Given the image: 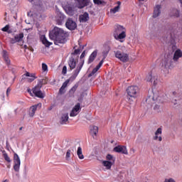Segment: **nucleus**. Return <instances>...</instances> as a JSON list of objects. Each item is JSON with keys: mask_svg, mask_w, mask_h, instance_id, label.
<instances>
[{"mask_svg": "<svg viewBox=\"0 0 182 182\" xmlns=\"http://www.w3.org/2000/svg\"><path fill=\"white\" fill-rule=\"evenodd\" d=\"M49 37L54 41L55 45H60L66 43V33L62 28L55 27L49 33Z\"/></svg>", "mask_w": 182, "mask_h": 182, "instance_id": "obj_1", "label": "nucleus"}, {"mask_svg": "<svg viewBox=\"0 0 182 182\" xmlns=\"http://www.w3.org/2000/svg\"><path fill=\"white\" fill-rule=\"evenodd\" d=\"M182 52L180 50H177L173 54H168L165 56L162 66L165 69H173L174 68V62H177L179 58H181Z\"/></svg>", "mask_w": 182, "mask_h": 182, "instance_id": "obj_2", "label": "nucleus"}, {"mask_svg": "<svg viewBox=\"0 0 182 182\" xmlns=\"http://www.w3.org/2000/svg\"><path fill=\"white\" fill-rule=\"evenodd\" d=\"M48 83V79H42L38 81V84L33 89V93L36 96V97H39L40 99H43L45 97V94L42 92L41 88L43 85H46Z\"/></svg>", "mask_w": 182, "mask_h": 182, "instance_id": "obj_3", "label": "nucleus"}, {"mask_svg": "<svg viewBox=\"0 0 182 182\" xmlns=\"http://www.w3.org/2000/svg\"><path fill=\"white\" fill-rule=\"evenodd\" d=\"M114 38L117 39V41L120 40V42H123L122 39L126 38V28L123 27V26H117L114 33Z\"/></svg>", "mask_w": 182, "mask_h": 182, "instance_id": "obj_4", "label": "nucleus"}, {"mask_svg": "<svg viewBox=\"0 0 182 182\" xmlns=\"http://www.w3.org/2000/svg\"><path fill=\"white\" fill-rule=\"evenodd\" d=\"M127 95L133 100L137 97V93H139V87L136 85L130 86L127 89Z\"/></svg>", "mask_w": 182, "mask_h": 182, "instance_id": "obj_5", "label": "nucleus"}, {"mask_svg": "<svg viewBox=\"0 0 182 182\" xmlns=\"http://www.w3.org/2000/svg\"><path fill=\"white\" fill-rule=\"evenodd\" d=\"M158 97H159V95L157 94H155L154 92L151 91L145 101L148 107H151V105H154V102L157 100Z\"/></svg>", "mask_w": 182, "mask_h": 182, "instance_id": "obj_6", "label": "nucleus"}, {"mask_svg": "<svg viewBox=\"0 0 182 182\" xmlns=\"http://www.w3.org/2000/svg\"><path fill=\"white\" fill-rule=\"evenodd\" d=\"M114 56L117 59H119L121 62L126 63V62H129V54L123 53L120 50L114 51Z\"/></svg>", "mask_w": 182, "mask_h": 182, "instance_id": "obj_7", "label": "nucleus"}, {"mask_svg": "<svg viewBox=\"0 0 182 182\" xmlns=\"http://www.w3.org/2000/svg\"><path fill=\"white\" fill-rule=\"evenodd\" d=\"M66 28L70 31H75L76 28H77V24H76V21H73L72 18H68L65 23Z\"/></svg>", "mask_w": 182, "mask_h": 182, "instance_id": "obj_8", "label": "nucleus"}, {"mask_svg": "<svg viewBox=\"0 0 182 182\" xmlns=\"http://www.w3.org/2000/svg\"><path fill=\"white\" fill-rule=\"evenodd\" d=\"M157 74L153 72L149 73L146 77L147 82H151L154 85H157Z\"/></svg>", "mask_w": 182, "mask_h": 182, "instance_id": "obj_9", "label": "nucleus"}, {"mask_svg": "<svg viewBox=\"0 0 182 182\" xmlns=\"http://www.w3.org/2000/svg\"><path fill=\"white\" fill-rule=\"evenodd\" d=\"M14 168L16 171H19V168L21 167V159H19V156L16 154H14Z\"/></svg>", "mask_w": 182, "mask_h": 182, "instance_id": "obj_10", "label": "nucleus"}, {"mask_svg": "<svg viewBox=\"0 0 182 182\" xmlns=\"http://www.w3.org/2000/svg\"><path fill=\"white\" fill-rule=\"evenodd\" d=\"M60 124H68L69 123V113L65 112L60 117Z\"/></svg>", "mask_w": 182, "mask_h": 182, "instance_id": "obj_11", "label": "nucleus"}, {"mask_svg": "<svg viewBox=\"0 0 182 182\" xmlns=\"http://www.w3.org/2000/svg\"><path fill=\"white\" fill-rule=\"evenodd\" d=\"M64 9L66 14L70 16H73V15H75V7L72 4L65 6Z\"/></svg>", "mask_w": 182, "mask_h": 182, "instance_id": "obj_12", "label": "nucleus"}, {"mask_svg": "<svg viewBox=\"0 0 182 182\" xmlns=\"http://www.w3.org/2000/svg\"><path fill=\"white\" fill-rule=\"evenodd\" d=\"M38 107H39V109H41V107H42V104L39 103V104H37L36 105H33L32 107H31L29 113H28L30 117H33L35 116V113H36V110H38Z\"/></svg>", "mask_w": 182, "mask_h": 182, "instance_id": "obj_13", "label": "nucleus"}, {"mask_svg": "<svg viewBox=\"0 0 182 182\" xmlns=\"http://www.w3.org/2000/svg\"><path fill=\"white\" fill-rule=\"evenodd\" d=\"M79 110H80V103H77L72 109L70 113V117H75L79 114Z\"/></svg>", "mask_w": 182, "mask_h": 182, "instance_id": "obj_14", "label": "nucleus"}, {"mask_svg": "<svg viewBox=\"0 0 182 182\" xmlns=\"http://www.w3.org/2000/svg\"><path fill=\"white\" fill-rule=\"evenodd\" d=\"M114 151H116V153H122V154H127V149L124 146H117L114 147Z\"/></svg>", "mask_w": 182, "mask_h": 182, "instance_id": "obj_15", "label": "nucleus"}, {"mask_svg": "<svg viewBox=\"0 0 182 182\" xmlns=\"http://www.w3.org/2000/svg\"><path fill=\"white\" fill-rule=\"evenodd\" d=\"M75 2L77 5V7L80 8V9L89 5V0H75Z\"/></svg>", "mask_w": 182, "mask_h": 182, "instance_id": "obj_16", "label": "nucleus"}, {"mask_svg": "<svg viewBox=\"0 0 182 182\" xmlns=\"http://www.w3.org/2000/svg\"><path fill=\"white\" fill-rule=\"evenodd\" d=\"M55 21L58 25H62V23L63 22V21H65V15H63L60 12L57 13Z\"/></svg>", "mask_w": 182, "mask_h": 182, "instance_id": "obj_17", "label": "nucleus"}, {"mask_svg": "<svg viewBox=\"0 0 182 182\" xmlns=\"http://www.w3.org/2000/svg\"><path fill=\"white\" fill-rule=\"evenodd\" d=\"M161 5H156L154 7L153 18H157V17L160 16V14H161Z\"/></svg>", "mask_w": 182, "mask_h": 182, "instance_id": "obj_18", "label": "nucleus"}, {"mask_svg": "<svg viewBox=\"0 0 182 182\" xmlns=\"http://www.w3.org/2000/svg\"><path fill=\"white\" fill-rule=\"evenodd\" d=\"M102 65H103V60H102L99 63V64L96 66V68H95L92 70V73L88 75V77L93 76V75H95V73H96V72H97V70H99V69H100V68H102Z\"/></svg>", "mask_w": 182, "mask_h": 182, "instance_id": "obj_19", "label": "nucleus"}, {"mask_svg": "<svg viewBox=\"0 0 182 182\" xmlns=\"http://www.w3.org/2000/svg\"><path fill=\"white\" fill-rule=\"evenodd\" d=\"M149 28L151 29V39H153L156 35H157V32H159V29H157L154 25H151Z\"/></svg>", "mask_w": 182, "mask_h": 182, "instance_id": "obj_20", "label": "nucleus"}, {"mask_svg": "<svg viewBox=\"0 0 182 182\" xmlns=\"http://www.w3.org/2000/svg\"><path fill=\"white\" fill-rule=\"evenodd\" d=\"M24 75L28 77L27 78V82H29V83L33 82V80L36 79V76H35L34 73H30L29 72H26Z\"/></svg>", "mask_w": 182, "mask_h": 182, "instance_id": "obj_21", "label": "nucleus"}, {"mask_svg": "<svg viewBox=\"0 0 182 182\" xmlns=\"http://www.w3.org/2000/svg\"><path fill=\"white\" fill-rule=\"evenodd\" d=\"M82 66H83V64H81L77 67L73 75L71 76V79H76V77H77V75H79V73L80 72V70H82Z\"/></svg>", "mask_w": 182, "mask_h": 182, "instance_id": "obj_22", "label": "nucleus"}, {"mask_svg": "<svg viewBox=\"0 0 182 182\" xmlns=\"http://www.w3.org/2000/svg\"><path fill=\"white\" fill-rule=\"evenodd\" d=\"M162 129L161 128H158V129L155 132V136H154V140L159 139V141H161L163 140V138L161 136H159V134H161Z\"/></svg>", "mask_w": 182, "mask_h": 182, "instance_id": "obj_23", "label": "nucleus"}, {"mask_svg": "<svg viewBox=\"0 0 182 182\" xmlns=\"http://www.w3.org/2000/svg\"><path fill=\"white\" fill-rule=\"evenodd\" d=\"M89 21V14L84 13V14L80 16V22H87Z\"/></svg>", "mask_w": 182, "mask_h": 182, "instance_id": "obj_24", "label": "nucleus"}, {"mask_svg": "<svg viewBox=\"0 0 182 182\" xmlns=\"http://www.w3.org/2000/svg\"><path fill=\"white\" fill-rule=\"evenodd\" d=\"M68 65L70 69H75L76 68V61L73 57H71L69 60Z\"/></svg>", "mask_w": 182, "mask_h": 182, "instance_id": "obj_25", "label": "nucleus"}, {"mask_svg": "<svg viewBox=\"0 0 182 182\" xmlns=\"http://www.w3.org/2000/svg\"><path fill=\"white\" fill-rule=\"evenodd\" d=\"M99 132V128L97 126H92L90 128V134L92 136H96Z\"/></svg>", "mask_w": 182, "mask_h": 182, "instance_id": "obj_26", "label": "nucleus"}, {"mask_svg": "<svg viewBox=\"0 0 182 182\" xmlns=\"http://www.w3.org/2000/svg\"><path fill=\"white\" fill-rule=\"evenodd\" d=\"M113 164H112V162H109V161H102V165L104 166V167L106 168L107 170H110Z\"/></svg>", "mask_w": 182, "mask_h": 182, "instance_id": "obj_27", "label": "nucleus"}, {"mask_svg": "<svg viewBox=\"0 0 182 182\" xmlns=\"http://www.w3.org/2000/svg\"><path fill=\"white\" fill-rule=\"evenodd\" d=\"M77 155L80 160H83L85 159V156L83 155V152L82 151V147L79 146L77 150Z\"/></svg>", "mask_w": 182, "mask_h": 182, "instance_id": "obj_28", "label": "nucleus"}, {"mask_svg": "<svg viewBox=\"0 0 182 182\" xmlns=\"http://www.w3.org/2000/svg\"><path fill=\"white\" fill-rule=\"evenodd\" d=\"M96 56H97V51L95 50L90 56L88 60V63H92L93 60L96 58Z\"/></svg>", "mask_w": 182, "mask_h": 182, "instance_id": "obj_29", "label": "nucleus"}, {"mask_svg": "<svg viewBox=\"0 0 182 182\" xmlns=\"http://www.w3.org/2000/svg\"><path fill=\"white\" fill-rule=\"evenodd\" d=\"M106 159L107 160V161L112 163L113 164H114V161H116V159L114 158V156H113V155L111 154H107Z\"/></svg>", "mask_w": 182, "mask_h": 182, "instance_id": "obj_30", "label": "nucleus"}, {"mask_svg": "<svg viewBox=\"0 0 182 182\" xmlns=\"http://www.w3.org/2000/svg\"><path fill=\"white\" fill-rule=\"evenodd\" d=\"M171 16H175L176 18H178L180 16V11L178 10L173 9L171 11Z\"/></svg>", "mask_w": 182, "mask_h": 182, "instance_id": "obj_31", "label": "nucleus"}, {"mask_svg": "<svg viewBox=\"0 0 182 182\" xmlns=\"http://www.w3.org/2000/svg\"><path fill=\"white\" fill-rule=\"evenodd\" d=\"M77 87H79V85L78 84H75L70 90V96H73V95H75V92H76V90L77 89Z\"/></svg>", "mask_w": 182, "mask_h": 182, "instance_id": "obj_32", "label": "nucleus"}, {"mask_svg": "<svg viewBox=\"0 0 182 182\" xmlns=\"http://www.w3.org/2000/svg\"><path fill=\"white\" fill-rule=\"evenodd\" d=\"M171 102L172 103V105H173V107L175 109H177V107H180V103L178 102V100H177L176 99H172Z\"/></svg>", "mask_w": 182, "mask_h": 182, "instance_id": "obj_33", "label": "nucleus"}, {"mask_svg": "<svg viewBox=\"0 0 182 182\" xmlns=\"http://www.w3.org/2000/svg\"><path fill=\"white\" fill-rule=\"evenodd\" d=\"M14 38H16V42H21L22 39H23V33H21L19 34H17L14 36Z\"/></svg>", "mask_w": 182, "mask_h": 182, "instance_id": "obj_34", "label": "nucleus"}, {"mask_svg": "<svg viewBox=\"0 0 182 182\" xmlns=\"http://www.w3.org/2000/svg\"><path fill=\"white\" fill-rule=\"evenodd\" d=\"M119 11H120V6H117L114 8L110 9V14L114 15V14L119 12Z\"/></svg>", "mask_w": 182, "mask_h": 182, "instance_id": "obj_35", "label": "nucleus"}, {"mask_svg": "<svg viewBox=\"0 0 182 182\" xmlns=\"http://www.w3.org/2000/svg\"><path fill=\"white\" fill-rule=\"evenodd\" d=\"M42 42L43 43V45H45V46L46 48H49L50 45H52V43L49 42L47 39L46 37H43Z\"/></svg>", "mask_w": 182, "mask_h": 182, "instance_id": "obj_36", "label": "nucleus"}, {"mask_svg": "<svg viewBox=\"0 0 182 182\" xmlns=\"http://www.w3.org/2000/svg\"><path fill=\"white\" fill-rule=\"evenodd\" d=\"M3 153H4L3 156L4 158V160H6V161H7L8 163H11V159L8 156V154L5 153V151H3Z\"/></svg>", "mask_w": 182, "mask_h": 182, "instance_id": "obj_37", "label": "nucleus"}, {"mask_svg": "<svg viewBox=\"0 0 182 182\" xmlns=\"http://www.w3.org/2000/svg\"><path fill=\"white\" fill-rule=\"evenodd\" d=\"M72 151H70V149H68L66 152V155H65V160L67 161H70V153Z\"/></svg>", "mask_w": 182, "mask_h": 182, "instance_id": "obj_38", "label": "nucleus"}, {"mask_svg": "<svg viewBox=\"0 0 182 182\" xmlns=\"http://www.w3.org/2000/svg\"><path fill=\"white\" fill-rule=\"evenodd\" d=\"M93 1H94V4H95L96 5H102V6L106 5V3L105 1H102L100 0H93Z\"/></svg>", "mask_w": 182, "mask_h": 182, "instance_id": "obj_39", "label": "nucleus"}, {"mask_svg": "<svg viewBox=\"0 0 182 182\" xmlns=\"http://www.w3.org/2000/svg\"><path fill=\"white\" fill-rule=\"evenodd\" d=\"M107 53H109V49L108 48L102 52V56H103L102 60H103V62H105V60L106 59V56H107Z\"/></svg>", "mask_w": 182, "mask_h": 182, "instance_id": "obj_40", "label": "nucleus"}, {"mask_svg": "<svg viewBox=\"0 0 182 182\" xmlns=\"http://www.w3.org/2000/svg\"><path fill=\"white\" fill-rule=\"evenodd\" d=\"M154 109H155L156 112L159 113V112H161V107L159 105H155V106L154 107Z\"/></svg>", "mask_w": 182, "mask_h": 182, "instance_id": "obj_41", "label": "nucleus"}, {"mask_svg": "<svg viewBox=\"0 0 182 182\" xmlns=\"http://www.w3.org/2000/svg\"><path fill=\"white\" fill-rule=\"evenodd\" d=\"M42 70H43V72L48 70V65L46 63L42 64Z\"/></svg>", "mask_w": 182, "mask_h": 182, "instance_id": "obj_42", "label": "nucleus"}, {"mask_svg": "<svg viewBox=\"0 0 182 182\" xmlns=\"http://www.w3.org/2000/svg\"><path fill=\"white\" fill-rule=\"evenodd\" d=\"M4 61L6 62V65H11V60H9V57H6L4 58Z\"/></svg>", "mask_w": 182, "mask_h": 182, "instance_id": "obj_43", "label": "nucleus"}, {"mask_svg": "<svg viewBox=\"0 0 182 182\" xmlns=\"http://www.w3.org/2000/svg\"><path fill=\"white\" fill-rule=\"evenodd\" d=\"M3 58L5 59V58H9L8 51L4 50H3Z\"/></svg>", "mask_w": 182, "mask_h": 182, "instance_id": "obj_44", "label": "nucleus"}, {"mask_svg": "<svg viewBox=\"0 0 182 182\" xmlns=\"http://www.w3.org/2000/svg\"><path fill=\"white\" fill-rule=\"evenodd\" d=\"M68 84H69V80H67L65 82H63L62 87H63L64 89H66Z\"/></svg>", "mask_w": 182, "mask_h": 182, "instance_id": "obj_45", "label": "nucleus"}, {"mask_svg": "<svg viewBox=\"0 0 182 182\" xmlns=\"http://www.w3.org/2000/svg\"><path fill=\"white\" fill-rule=\"evenodd\" d=\"M9 30V26L6 25L5 27H4L1 31H3V32H8V31Z\"/></svg>", "mask_w": 182, "mask_h": 182, "instance_id": "obj_46", "label": "nucleus"}, {"mask_svg": "<svg viewBox=\"0 0 182 182\" xmlns=\"http://www.w3.org/2000/svg\"><path fill=\"white\" fill-rule=\"evenodd\" d=\"M16 42H18V41H16V39L15 38V37L11 38V40H10V43H11L12 45H14V43H16Z\"/></svg>", "mask_w": 182, "mask_h": 182, "instance_id": "obj_47", "label": "nucleus"}, {"mask_svg": "<svg viewBox=\"0 0 182 182\" xmlns=\"http://www.w3.org/2000/svg\"><path fill=\"white\" fill-rule=\"evenodd\" d=\"M66 72H68V68H66V66H64L62 70L63 75H66Z\"/></svg>", "mask_w": 182, "mask_h": 182, "instance_id": "obj_48", "label": "nucleus"}, {"mask_svg": "<svg viewBox=\"0 0 182 182\" xmlns=\"http://www.w3.org/2000/svg\"><path fill=\"white\" fill-rule=\"evenodd\" d=\"M164 182H176V181H174V179L171 178H166Z\"/></svg>", "mask_w": 182, "mask_h": 182, "instance_id": "obj_49", "label": "nucleus"}, {"mask_svg": "<svg viewBox=\"0 0 182 182\" xmlns=\"http://www.w3.org/2000/svg\"><path fill=\"white\" fill-rule=\"evenodd\" d=\"M59 93H60V95H63V93H65V88H63V87H61L60 88Z\"/></svg>", "mask_w": 182, "mask_h": 182, "instance_id": "obj_50", "label": "nucleus"}, {"mask_svg": "<svg viewBox=\"0 0 182 182\" xmlns=\"http://www.w3.org/2000/svg\"><path fill=\"white\" fill-rule=\"evenodd\" d=\"M85 55H86V50H84L80 57V59H83V58H85Z\"/></svg>", "mask_w": 182, "mask_h": 182, "instance_id": "obj_51", "label": "nucleus"}, {"mask_svg": "<svg viewBox=\"0 0 182 182\" xmlns=\"http://www.w3.org/2000/svg\"><path fill=\"white\" fill-rule=\"evenodd\" d=\"M80 52V49L75 50L74 53H73L72 55H77Z\"/></svg>", "mask_w": 182, "mask_h": 182, "instance_id": "obj_52", "label": "nucleus"}, {"mask_svg": "<svg viewBox=\"0 0 182 182\" xmlns=\"http://www.w3.org/2000/svg\"><path fill=\"white\" fill-rule=\"evenodd\" d=\"M9 93H11V88L9 87L6 90V96H9Z\"/></svg>", "mask_w": 182, "mask_h": 182, "instance_id": "obj_53", "label": "nucleus"}, {"mask_svg": "<svg viewBox=\"0 0 182 182\" xmlns=\"http://www.w3.org/2000/svg\"><path fill=\"white\" fill-rule=\"evenodd\" d=\"M28 16L30 15V16H33V13H32V11H30L29 13H28Z\"/></svg>", "mask_w": 182, "mask_h": 182, "instance_id": "obj_54", "label": "nucleus"}, {"mask_svg": "<svg viewBox=\"0 0 182 182\" xmlns=\"http://www.w3.org/2000/svg\"><path fill=\"white\" fill-rule=\"evenodd\" d=\"M24 48L25 49H28V46L27 45H24Z\"/></svg>", "mask_w": 182, "mask_h": 182, "instance_id": "obj_55", "label": "nucleus"}, {"mask_svg": "<svg viewBox=\"0 0 182 182\" xmlns=\"http://www.w3.org/2000/svg\"><path fill=\"white\" fill-rule=\"evenodd\" d=\"M173 96H176V95H177V92H173Z\"/></svg>", "mask_w": 182, "mask_h": 182, "instance_id": "obj_56", "label": "nucleus"}, {"mask_svg": "<svg viewBox=\"0 0 182 182\" xmlns=\"http://www.w3.org/2000/svg\"><path fill=\"white\" fill-rule=\"evenodd\" d=\"M117 4H118V6H120V1H118Z\"/></svg>", "mask_w": 182, "mask_h": 182, "instance_id": "obj_57", "label": "nucleus"}, {"mask_svg": "<svg viewBox=\"0 0 182 182\" xmlns=\"http://www.w3.org/2000/svg\"><path fill=\"white\" fill-rule=\"evenodd\" d=\"M29 1V2H33V1H35V0H28Z\"/></svg>", "mask_w": 182, "mask_h": 182, "instance_id": "obj_58", "label": "nucleus"}, {"mask_svg": "<svg viewBox=\"0 0 182 182\" xmlns=\"http://www.w3.org/2000/svg\"><path fill=\"white\" fill-rule=\"evenodd\" d=\"M31 52H33V48H31Z\"/></svg>", "mask_w": 182, "mask_h": 182, "instance_id": "obj_59", "label": "nucleus"}, {"mask_svg": "<svg viewBox=\"0 0 182 182\" xmlns=\"http://www.w3.org/2000/svg\"><path fill=\"white\" fill-rule=\"evenodd\" d=\"M4 182H8V180H5V181H4Z\"/></svg>", "mask_w": 182, "mask_h": 182, "instance_id": "obj_60", "label": "nucleus"}, {"mask_svg": "<svg viewBox=\"0 0 182 182\" xmlns=\"http://www.w3.org/2000/svg\"><path fill=\"white\" fill-rule=\"evenodd\" d=\"M19 130H22V127H20Z\"/></svg>", "mask_w": 182, "mask_h": 182, "instance_id": "obj_61", "label": "nucleus"}, {"mask_svg": "<svg viewBox=\"0 0 182 182\" xmlns=\"http://www.w3.org/2000/svg\"><path fill=\"white\" fill-rule=\"evenodd\" d=\"M172 48H173V49H174V48H176V46H173Z\"/></svg>", "mask_w": 182, "mask_h": 182, "instance_id": "obj_62", "label": "nucleus"}, {"mask_svg": "<svg viewBox=\"0 0 182 182\" xmlns=\"http://www.w3.org/2000/svg\"><path fill=\"white\" fill-rule=\"evenodd\" d=\"M132 151L134 153V149H132Z\"/></svg>", "mask_w": 182, "mask_h": 182, "instance_id": "obj_63", "label": "nucleus"}, {"mask_svg": "<svg viewBox=\"0 0 182 182\" xmlns=\"http://www.w3.org/2000/svg\"><path fill=\"white\" fill-rule=\"evenodd\" d=\"M5 15H6V13H5Z\"/></svg>", "mask_w": 182, "mask_h": 182, "instance_id": "obj_64", "label": "nucleus"}]
</instances>
